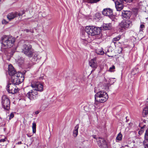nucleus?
Masks as SVG:
<instances>
[{
    "label": "nucleus",
    "instance_id": "32",
    "mask_svg": "<svg viewBox=\"0 0 148 148\" xmlns=\"http://www.w3.org/2000/svg\"><path fill=\"white\" fill-rule=\"evenodd\" d=\"M37 55H34L33 58V60L34 61H37Z\"/></svg>",
    "mask_w": 148,
    "mask_h": 148
},
{
    "label": "nucleus",
    "instance_id": "19",
    "mask_svg": "<svg viewBox=\"0 0 148 148\" xmlns=\"http://www.w3.org/2000/svg\"><path fill=\"white\" fill-rule=\"evenodd\" d=\"M96 52L99 55H103L104 54V51L102 48L97 49L96 51Z\"/></svg>",
    "mask_w": 148,
    "mask_h": 148
},
{
    "label": "nucleus",
    "instance_id": "36",
    "mask_svg": "<svg viewBox=\"0 0 148 148\" xmlns=\"http://www.w3.org/2000/svg\"><path fill=\"white\" fill-rule=\"evenodd\" d=\"M140 27L141 28H143L145 27V26L144 25L141 24L140 25Z\"/></svg>",
    "mask_w": 148,
    "mask_h": 148
},
{
    "label": "nucleus",
    "instance_id": "16",
    "mask_svg": "<svg viewBox=\"0 0 148 148\" xmlns=\"http://www.w3.org/2000/svg\"><path fill=\"white\" fill-rule=\"evenodd\" d=\"M131 15V12L129 11H123L122 12V18H129Z\"/></svg>",
    "mask_w": 148,
    "mask_h": 148
},
{
    "label": "nucleus",
    "instance_id": "20",
    "mask_svg": "<svg viewBox=\"0 0 148 148\" xmlns=\"http://www.w3.org/2000/svg\"><path fill=\"white\" fill-rule=\"evenodd\" d=\"M121 35H119L118 36L115 37V38H113L112 39V42L114 44H115L116 43V41L119 40V39L121 38Z\"/></svg>",
    "mask_w": 148,
    "mask_h": 148
},
{
    "label": "nucleus",
    "instance_id": "2",
    "mask_svg": "<svg viewBox=\"0 0 148 148\" xmlns=\"http://www.w3.org/2000/svg\"><path fill=\"white\" fill-rule=\"evenodd\" d=\"M86 32L88 34L91 36H94L98 35L100 37L101 34L100 33L101 29L99 27H97L94 26H86L85 29Z\"/></svg>",
    "mask_w": 148,
    "mask_h": 148
},
{
    "label": "nucleus",
    "instance_id": "41",
    "mask_svg": "<svg viewBox=\"0 0 148 148\" xmlns=\"http://www.w3.org/2000/svg\"><path fill=\"white\" fill-rule=\"evenodd\" d=\"M27 136H28V137H30V136H29V135H28L27 134Z\"/></svg>",
    "mask_w": 148,
    "mask_h": 148
},
{
    "label": "nucleus",
    "instance_id": "40",
    "mask_svg": "<svg viewBox=\"0 0 148 148\" xmlns=\"http://www.w3.org/2000/svg\"><path fill=\"white\" fill-rule=\"evenodd\" d=\"M30 87H27L25 88V89H27V88H29Z\"/></svg>",
    "mask_w": 148,
    "mask_h": 148
},
{
    "label": "nucleus",
    "instance_id": "42",
    "mask_svg": "<svg viewBox=\"0 0 148 148\" xmlns=\"http://www.w3.org/2000/svg\"><path fill=\"white\" fill-rule=\"evenodd\" d=\"M40 78L41 79H42V77H41Z\"/></svg>",
    "mask_w": 148,
    "mask_h": 148
},
{
    "label": "nucleus",
    "instance_id": "26",
    "mask_svg": "<svg viewBox=\"0 0 148 148\" xmlns=\"http://www.w3.org/2000/svg\"><path fill=\"white\" fill-rule=\"evenodd\" d=\"M145 140H148V129L146 130L145 135Z\"/></svg>",
    "mask_w": 148,
    "mask_h": 148
},
{
    "label": "nucleus",
    "instance_id": "18",
    "mask_svg": "<svg viewBox=\"0 0 148 148\" xmlns=\"http://www.w3.org/2000/svg\"><path fill=\"white\" fill-rule=\"evenodd\" d=\"M103 27L105 30L110 29L111 28V24L110 23L104 24Z\"/></svg>",
    "mask_w": 148,
    "mask_h": 148
},
{
    "label": "nucleus",
    "instance_id": "9",
    "mask_svg": "<svg viewBox=\"0 0 148 148\" xmlns=\"http://www.w3.org/2000/svg\"><path fill=\"white\" fill-rule=\"evenodd\" d=\"M18 88H17L15 85L9 83L7 86V89L9 93L14 94L18 91Z\"/></svg>",
    "mask_w": 148,
    "mask_h": 148
},
{
    "label": "nucleus",
    "instance_id": "34",
    "mask_svg": "<svg viewBox=\"0 0 148 148\" xmlns=\"http://www.w3.org/2000/svg\"><path fill=\"white\" fill-rule=\"evenodd\" d=\"M92 137L93 138L96 139L97 140H97H98V139H98V138H96V135H92Z\"/></svg>",
    "mask_w": 148,
    "mask_h": 148
},
{
    "label": "nucleus",
    "instance_id": "17",
    "mask_svg": "<svg viewBox=\"0 0 148 148\" xmlns=\"http://www.w3.org/2000/svg\"><path fill=\"white\" fill-rule=\"evenodd\" d=\"M79 127V125L78 124L75 127V129L73 131V136L75 137L78 134V129Z\"/></svg>",
    "mask_w": 148,
    "mask_h": 148
},
{
    "label": "nucleus",
    "instance_id": "23",
    "mask_svg": "<svg viewBox=\"0 0 148 148\" xmlns=\"http://www.w3.org/2000/svg\"><path fill=\"white\" fill-rule=\"evenodd\" d=\"M36 123L34 122H33L32 123V128L33 130V133H35L36 132Z\"/></svg>",
    "mask_w": 148,
    "mask_h": 148
},
{
    "label": "nucleus",
    "instance_id": "8",
    "mask_svg": "<svg viewBox=\"0 0 148 148\" xmlns=\"http://www.w3.org/2000/svg\"><path fill=\"white\" fill-rule=\"evenodd\" d=\"M31 86L34 90H36L37 91L42 92L43 90V85L40 82H36L32 83L31 84Z\"/></svg>",
    "mask_w": 148,
    "mask_h": 148
},
{
    "label": "nucleus",
    "instance_id": "31",
    "mask_svg": "<svg viewBox=\"0 0 148 148\" xmlns=\"http://www.w3.org/2000/svg\"><path fill=\"white\" fill-rule=\"evenodd\" d=\"M14 116V114L13 113H12L10 114V117L9 118V119L10 120L11 119L13 118Z\"/></svg>",
    "mask_w": 148,
    "mask_h": 148
},
{
    "label": "nucleus",
    "instance_id": "7",
    "mask_svg": "<svg viewBox=\"0 0 148 148\" xmlns=\"http://www.w3.org/2000/svg\"><path fill=\"white\" fill-rule=\"evenodd\" d=\"M132 22L129 21L123 20L119 24V26L122 28L121 29H120V30L121 32L123 31L124 29H126L130 28L132 25Z\"/></svg>",
    "mask_w": 148,
    "mask_h": 148
},
{
    "label": "nucleus",
    "instance_id": "13",
    "mask_svg": "<svg viewBox=\"0 0 148 148\" xmlns=\"http://www.w3.org/2000/svg\"><path fill=\"white\" fill-rule=\"evenodd\" d=\"M102 13L104 15L108 16L110 18H112L113 17L112 11L110 8L104 9L102 11Z\"/></svg>",
    "mask_w": 148,
    "mask_h": 148
},
{
    "label": "nucleus",
    "instance_id": "29",
    "mask_svg": "<svg viewBox=\"0 0 148 148\" xmlns=\"http://www.w3.org/2000/svg\"><path fill=\"white\" fill-rule=\"evenodd\" d=\"M115 68V66L114 65H113L111 67H110V68L109 71L110 72H112L113 71V70Z\"/></svg>",
    "mask_w": 148,
    "mask_h": 148
},
{
    "label": "nucleus",
    "instance_id": "11",
    "mask_svg": "<svg viewBox=\"0 0 148 148\" xmlns=\"http://www.w3.org/2000/svg\"><path fill=\"white\" fill-rule=\"evenodd\" d=\"M97 139V142L100 148H108L107 143L104 138L98 137Z\"/></svg>",
    "mask_w": 148,
    "mask_h": 148
},
{
    "label": "nucleus",
    "instance_id": "21",
    "mask_svg": "<svg viewBox=\"0 0 148 148\" xmlns=\"http://www.w3.org/2000/svg\"><path fill=\"white\" fill-rule=\"evenodd\" d=\"M143 115H146L148 114V106L145 108L143 110Z\"/></svg>",
    "mask_w": 148,
    "mask_h": 148
},
{
    "label": "nucleus",
    "instance_id": "33",
    "mask_svg": "<svg viewBox=\"0 0 148 148\" xmlns=\"http://www.w3.org/2000/svg\"><path fill=\"white\" fill-rule=\"evenodd\" d=\"M2 23L3 24H6L8 23V22L5 19H3L2 21Z\"/></svg>",
    "mask_w": 148,
    "mask_h": 148
},
{
    "label": "nucleus",
    "instance_id": "39",
    "mask_svg": "<svg viewBox=\"0 0 148 148\" xmlns=\"http://www.w3.org/2000/svg\"><path fill=\"white\" fill-rule=\"evenodd\" d=\"M21 144V141L19 142L18 143V144Z\"/></svg>",
    "mask_w": 148,
    "mask_h": 148
},
{
    "label": "nucleus",
    "instance_id": "4",
    "mask_svg": "<svg viewBox=\"0 0 148 148\" xmlns=\"http://www.w3.org/2000/svg\"><path fill=\"white\" fill-rule=\"evenodd\" d=\"M22 52L26 56L31 58L34 55V51L30 44L23 45L22 48Z\"/></svg>",
    "mask_w": 148,
    "mask_h": 148
},
{
    "label": "nucleus",
    "instance_id": "3",
    "mask_svg": "<svg viewBox=\"0 0 148 148\" xmlns=\"http://www.w3.org/2000/svg\"><path fill=\"white\" fill-rule=\"evenodd\" d=\"M95 100L96 101L101 103L106 101L108 97L107 93L102 90L97 92L95 95Z\"/></svg>",
    "mask_w": 148,
    "mask_h": 148
},
{
    "label": "nucleus",
    "instance_id": "28",
    "mask_svg": "<svg viewBox=\"0 0 148 148\" xmlns=\"http://www.w3.org/2000/svg\"><path fill=\"white\" fill-rule=\"evenodd\" d=\"M123 2H122V5H123V1L124 0H123ZM138 0H124V1L127 2H129V3H130V2H131L132 1H137Z\"/></svg>",
    "mask_w": 148,
    "mask_h": 148
},
{
    "label": "nucleus",
    "instance_id": "6",
    "mask_svg": "<svg viewBox=\"0 0 148 148\" xmlns=\"http://www.w3.org/2000/svg\"><path fill=\"white\" fill-rule=\"evenodd\" d=\"M1 104L2 107L4 110L8 111L10 108V101L9 99L6 95L2 97Z\"/></svg>",
    "mask_w": 148,
    "mask_h": 148
},
{
    "label": "nucleus",
    "instance_id": "25",
    "mask_svg": "<svg viewBox=\"0 0 148 148\" xmlns=\"http://www.w3.org/2000/svg\"><path fill=\"white\" fill-rule=\"evenodd\" d=\"M122 135L121 133H119L118 135L116 138V139L118 140H121L122 138Z\"/></svg>",
    "mask_w": 148,
    "mask_h": 148
},
{
    "label": "nucleus",
    "instance_id": "24",
    "mask_svg": "<svg viewBox=\"0 0 148 148\" xmlns=\"http://www.w3.org/2000/svg\"><path fill=\"white\" fill-rule=\"evenodd\" d=\"M143 143L144 145L145 148H148V140H145Z\"/></svg>",
    "mask_w": 148,
    "mask_h": 148
},
{
    "label": "nucleus",
    "instance_id": "1",
    "mask_svg": "<svg viewBox=\"0 0 148 148\" xmlns=\"http://www.w3.org/2000/svg\"><path fill=\"white\" fill-rule=\"evenodd\" d=\"M2 43L1 51L5 53L6 49L12 47L15 42V39L12 36H4L1 38Z\"/></svg>",
    "mask_w": 148,
    "mask_h": 148
},
{
    "label": "nucleus",
    "instance_id": "27",
    "mask_svg": "<svg viewBox=\"0 0 148 148\" xmlns=\"http://www.w3.org/2000/svg\"><path fill=\"white\" fill-rule=\"evenodd\" d=\"M145 126H143L142 127H141L140 129V130L138 132V133L139 134H141L142 133H143L144 132V127Z\"/></svg>",
    "mask_w": 148,
    "mask_h": 148
},
{
    "label": "nucleus",
    "instance_id": "35",
    "mask_svg": "<svg viewBox=\"0 0 148 148\" xmlns=\"http://www.w3.org/2000/svg\"><path fill=\"white\" fill-rule=\"evenodd\" d=\"M5 141V139H2L0 140V142H3Z\"/></svg>",
    "mask_w": 148,
    "mask_h": 148
},
{
    "label": "nucleus",
    "instance_id": "5",
    "mask_svg": "<svg viewBox=\"0 0 148 148\" xmlns=\"http://www.w3.org/2000/svg\"><path fill=\"white\" fill-rule=\"evenodd\" d=\"M24 79L23 74L21 73L18 72L12 76L11 83L14 85H18L23 81Z\"/></svg>",
    "mask_w": 148,
    "mask_h": 148
},
{
    "label": "nucleus",
    "instance_id": "12",
    "mask_svg": "<svg viewBox=\"0 0 148 148\" xmlns=\"http://www.w3.org/2000/svg\"><path fill=\"white\" fill-rule=\"evenodd\" d=\"M23 13L21 12L18 13L17 12H11L9 13L7 16V18L10 21L12 19H14V18L18 17V16L20 17L22 16Z\"/></svg>",
    "mask_w": 148,
    "mask_h": 148
},
{
    "label": "nucleus",
    "instance_id": "10",
    "mask_svg": "<svg viewBox=\"0 0 148 148\" xmlns=\"http://www.w3.org/2000/svg\"><path fill=\"white\" fill-rule=\"evenodd\" d=\"M38 96V92L35 90H32L28 92L26 96L30 100H33L36 99Z\"/></svg>",
    "mask_w": 148,
    "mask_h": 148
},
{
    "label": "nucleus",
    "instance_id": "38",
    "mask_svg": "<svg viewBox=\"0 0 148 148\" xmlns=\"http://www.w3.org/2000/svg\"><path fill=\"white\" fill-rule=\"evenodd\" d=\"M39 113V112L38 111H36L35 112V114H38Z\"/></svg>",
    "mask_w": 148,
    "mask_h": 148
},
{
    "label": "nucleus",
    "instance_id": "37",
    "mask_svg": "<svg viewBox=\"0 0 148 148\" xmlns=\"http://www.w3.org/2000/svg\"><path fill=\"white\" fill-rule=\"evenodd\" d=\"M24 31H25L26 32H30V31L28 29H24Z\"/></svg>",
    "mask_w": 148,
    "mask_h": 148
},
{
    "label": "nucleus",
    "instance_id": "30",
    "mask_svg": "<svg viewBox=\"0 0 148 148\" xmlns=\"http://www.w3.org/2000/svg\"><path fill=\"white\" fill-rule=\"evenodd\" d=\"M95 15L96 17L99 18L101 16V14L99 13H96Z\"/></svg>",
    "mask_w": 148,
    "mask_h": 148
},
{
    "label": "nucleus",
    "instance_id": "14",
    "mask_svg": "<svg viewBox=\"0 0 148 148\" xmlns=\"http://www.w3.org/2000/svg\"><path fill=\"white\" fill-rule=\"evenodd\" d=\"M8 72L9 75L12 76L15 74L17 73H16L14 68L12 64H10L8 65Z\"/></svg>",
    "mask_w": 148,
    "mask_h": 148
},
{
    "label": "nucleus",
    "instance_id": "15",
    "mask_svg": "<svg viewBox=\"0 0 148 148\" xmlns=\"http://www.w3.org/2000/svg\"><path fill=\"white\" fill-rule=\"evenodd\" d=\"M89 64L90 66L94 69L96 68L97 67L96 62V58H94L91 59L89 61Z\"/></svg>",
    "mask_w": 148,
    "mask_h": 148
},
{
    "label": "nucleus",
    "instance_id": "22",
    "mask_svg": "<svg viewBox=\"0 0 148 148\" xmlns=\"http://www.w3.org/2000/svg\"><path fill=\"white\" fill-rule=\"evenodd\" d=\"M114 78H111L109 79V83H107L105 85L106 87L108 86V84H112L114 83L115 81L114 80Z\"/></svg>",
    "mask_w": 148,
    "mask_h": 148
}]
</instances>
